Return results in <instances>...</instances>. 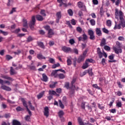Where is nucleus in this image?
<instances>
[{"label": "nucleus", "instance_id": "42", "mask_svg": "<svg viewBox=\"0 0 125 125\" xmlns=\"http://www.w3.org/2000/svg\"><path fill=\"white\" fill-rule=\"evenodd\" d=\"M49 94L51 95H55V94H56V92H55V91L54 90H50L49 91Z\"/></svg>", "mask_w": 125, "mask_h": 125}, {"label": "nucleus", "instance_id": "33", "mask_svg": "<svg viewBox=\"0 0 125 125\" xmlns=\"http://www.w3.org/2000/svg\"><path fill=\"white\" fill-rule=\"evenodd\" d=\"M59 104L61 108H62V109H64V104H63L62 103V102L60 100H59Z\"/></svg>", "mask_w": 125, "mask_h": 125}, {"label": "nucleus", "instance_id": "47", "mask_svg": "<svg viewBox=\"0 0 125 125\" xmlns=\"http://www.w3.org/2000/svg\"><path fill=\"white\" fill-rule=\"evenodd\" d=\"M87 63L90 62V63H93V59H88L85 61Z\"/></svg>", "mask_w": 125, "mask_h": 125}, {"label": "nucleus", "instance_id": "36", "mask_svg": "<svg viewBox=\"0 0 125 125\" xmlns=\"http://www.w3.org/2000/svg\"><path fill=\"white\" fill-rule=\"evenodd\" d=\"M100 14L102 16L104 14V10L103 9V7H101L100 10Z\"/></svg>", "mask_w": 125, "mask_h": 125}, {"label": "nucleus", "instance_id": "62", "mask_svg": "<svg viewBox=\"0 0 125 125\" xmlns=\"http://www.w3.org/2000/svg\"><path fill=\"white\" fill-rule=\"evenodd\" d=\"M71 24H72V25H76V23L75 19L71 20Z\"/></svg>", "mask_w": 125, "mask_h": 125}, {"label": "nucleus", "instance_id": "44", "mask_svg": "<svg viewBox=\"0 0 125 125\" xmlns=\"http://www.w3.org/2000/svg\"><path fill=\"white\" fill-rule=\"evenodd\" d=\"M67 63L68 66H71L72 65V61L70 59L67 60Z\"/></svg>", "mask_w": 125, "mask_h": 125}, {"label": "nucleus", "instance_id": "17", "mask_svg": "<svg viewBox=\"0 0 125 125\" xmlns=\"http://www.w3.org/2000/svg\"><path fill=\"white\" fill-rule=\"evenodd\" d=\"M96 34L98 35L99 36L102 35V33H101V30L100 28H97L96 29Z\"/></svg>", "mask_w": 125, "mask_h": 125}, {"label": "nucleus", "instance_id": "30", "mask_svg": "<svg viewBox=\"0 0 125 125\" xmlns=\"http://www.w3.org/2000/svg\"><path fill=\"white\" fill-rule=\"evenodd\" d=\"M106 26L108 27H111L112 26V21L111 20H108L106 21Z\"/></svg>", "mask_w": 125, "mask_h": 125}, {"label": "nucleus", "instance_id": "1", "mask_svg": "<svg viewBox=\"0 0 125 125\" xmlns=\"http://www.w3.org/2000/svg\"><path fill=\"white\" fill-rule=\"evenodd\" d=\"M119 23L117 25V29L120 30L121 29V26H122V28H125V19H124V13L122 11H120L119 12V10L118 9H115V17L116 19L119 20Z\"/></svg>", "mask_w": 125, "mask_h": 125}, {"label": "nucleus", "instance_id": "46", "mask_svg": "<svg viewBox=\"0 0 125 125\" xmlns=\"http://www.w3.org/2000/svg\"><path fill=\"white\" fill-rule=\"evenodd\" d=\"M12 58H13V57H12L11 56L9 55H7L6 56V59L8 60L9 61L11 59H12Z\"/></svg>", "mask_w": 125, "mask_h": 125}, {"label": "nucleus", "instance_id": "21", "mask_svg": "<svg viewBox=\"0 0 125 125\" xmlns=\"http://www.w3.org/2000/svg\"><path fill=\"white\" fill-rule=\"evenodd\" d=\"M44 95V91H43L42 92L39 93V95H37V98L38 99H41L42 96Z\"/></svg>", "mask_w": 125, "mask_h": 125}, {"label": "nucleus", "instance_id": "26", "mask_svg": "<svg viewBox=\"0 0 125 125\" xmlns=\"http://www.w3.org/2000/svg\"><path fill=\"white\" fill-rule=\"evenodd\" d=\"M69 94L70 96V97H72L74 94H75V90L73 89H71L70 91L69 92Z\"/></svg>", "mask_w": 125, "mask_h": 125}, {"label": "nucleus", "instance_id": "37", "mask_svg": "<svg viewBox=\"0 0 125 125\" xmlns=\"http://www.w3.org/2000/svg\"><path fill=\"white\" fill-rule=\"evenodd\" d=\"M33 38H32V36H29L27 38V40L26 42H32V41H33Z\"/></svg>", "mask_w": 125, "mask_h": 125}, {"label": "nucleus", "instance_id": "29", "mask_svg": "<svg viewBox=\"0 0 125 125\" xmlns=\"http://www.w3.org/2000/svg\"><path fill=\"white\" fill-rule=\"evenodd\" d=\"M23 26L24 28H28V23L26 20H23Z\"/></svg>", "mask_w": 125, "mask_h": 125}, {"label": "nucleus", "instance_id": "10", "mask_svg": "<svg viewBox=\"0 0 125 125\" xmlns=\"http://www.w3.org/2000/svg\"><path fill=\"white\" fill-rule=\"evenodd\" d=\"M0 88H1V89H3V90H6V91H11V88L5 85L1 86Z\"/></svg>", "mask_w": 125, "mask_h": 125}, {"label": "nucleus", "instance_id": "15", "mask_svg": "<svg viewBox=\"0 0 125 125\" xmlns=\"http://www.w3.org/2000/svg\"><path fill=\"white\" fill-rule=\"evenodd\" d=\"M12 125H21V123L17 120H13L12 122Z\"/></svg>", "mask_w": 125, "mask_h": 125}, {"label": "nucleus", "instance_id": "11", "mask_svg": "<svg viewBox=\"0 0 125 125\" xmlns=\"http://www.w3.org/2000/svg\"><path fill=\"white\" fill-rule=\"evenodd\" d=\"M54 35V32H53V30L49 29L48 31V38H52V36Z\"/></svg>", "mask_w": 125, "mask_h": 125}, {"label": "nucleus", "instance_id": "40", "mask_svg": "<svg viewBox=\"0 0 125 125\" xmlns=\"http://www.w3.org/2000/svg\"><path fill=\"white\" fill-rule=\"evenodd\" d=\"M16 111H17V112H20V111H24V109L23 108H21L20 106H18L16 108Z\"/></svg>", "mask_w": 125, "mask_h": 125}, {"label": "nucleus", "instance_id": "12", "mask_svg": "<svg viewBox=\"0 0 125 125\" xmlns=\"http://www.w3.org/2000/svg\"><path fill=\"white\" fill-rule=\"evenodd\" d=\"M84 56L81 55L79 57L78 60H77V62L78 63H81V62H83L84 61Z\"/></svg>", "mask_w": 125, "mask_h": 125}, {"label": "nucleus", "instance_id": "8", "mask_svg": "<svg viewBox=\"0 0 125 125\" xmlns=\"http://www.w3.org/2000/svg\"><path fill=\"white\" fill-rule=\"evenodd\" d=\"M97 53L98 55L99 56V58H102L103 57V53L101 51V49L100 48L98 47L97 48Z\"/></svg>", "mask_w": 125, "mask_h": 125}, {"label": "nucleus", "instance_id": "28", "mask_svg": "<svg viewBox=\"0 0 125 125\" xmlns=\"http://www.w3.org/2000/svg\"><path fill=\"white\" fill-rule=\"evenodd\" d=\"M37 44L41 47V48H44V45H43V43L42 42H37Z\"/></svg>", "mask_w": 125, "mask_h": 125}, {"label": "nucleus", "instance_id": "49", "mask_svg": "<svg viewBox=\"0 0 125 125\" xmlns=\"http://www.w3.org/2000/svg\"><path fill=\"white\" fill-rule=\"evenodd\" d=\"M76 30L77 31V32H78V33H82V32H83V29H82V28L80 27H77L76 28Z\"/></svg>", "mask_w": 125, "mask_h": 125}, {"label": "nucleus", "instance_id": "53", "mask_svg": "<svg viewBox=\"0 0 125 125\" xmlns=\"http://www.w3.org/2000/svg\"><path fill=\"white\" fill-rule=\"evenodd\" d=\"M1 125H10V123H9V122L6 123V122L3 121L2 122Z\"/></svg>", "mask_w": 125, "mask_h": 125}, {"label": "nucleus", "instance_id": "61", "mask_svg": "<svg viewBox=\"0 0 125 125\" xmlns=\"http://www.w3.org/2000/svg\"><path fill=\"white\" fill-rule=\"evenodd\" d=\"M56 92H57V93H61V92H62V89L61 88H58L56 89Z\"/></svg>", "mask_w": 125, "mask_h": 125}, {"label": "nucleus", "instance_id": "35", "mask_svg": "<svg viewBox=\"0 0 125 125\" xmlns=\"http://www.w3.org/2000/svg\"><path fill=\"white\" fill-rule=\"evenodd\" d=\"M60 66V63H57L56 64H54L52 65V69H55V68H57V67H59Z\"/></svg>", "mask_w": 125, "mask_h": 125}, {"label": "nucleus", "instance_id": "3", "mask_svg": "<svg viewBox=\"0 0 125 125\" xmlns=\"http://www.w3.org/2000/svg\"><path fill=\"white\" fill-rule=\"evenodd\" d=\"M36 23V17L35 16L32 17L31 21H30L29 25L31 30H34L35 23Z\"/></svg>", "mask_w": 125, "mask_h": 125}, {"label": "nucleus", "instance_id": "9", "mask_svg": "<svg viewBox=\"0 0 125 125\" xmlns=\"http://www.w3.org/2000/svg\"><path fill=\"white\" fill-rule=\"evenodd\" d=\"M1 78H2V79H4L5 80H8L9 81H11L12 82H13V81H14V80H13V79H12V78L10 77L7 75H4L1 74Z\"/></svg>", "mask_w": 125, "mask_h": 125}, {"label": "nucleus", "instance_id": "7", "mask_svg": "<svg viewBox=\"0 0 125 125\" xmlns=\"http://www.w3.org/2000/svg\"><path fill=\"white\" fill-rule=\"evenodd\" d=\"M44 116H45L46 118L49 116V108L47 106L44 108Z\"/></svg>", "mask_w": 125, "mask_h": 125}, {"label": "nucleus", "instance_id": "64", "mask_svg": "<svg viewBox=\"0 0 125 125\" xmlns=\"http://www.w3.org/2000/svg\"><path fill=\"white\" fill-rule=\"evenodd\" d=\"M49 44L50 46H52L53 45H54V42L49 41Z\"/></svg>", "mask_w": 125, "mask_h": 125}, {"label": "nucleus", "instance_id": "19", "mask_svg": "<svg viewBox=\"0 0 125 125\" xmlns=\"http://www.w3.org/2000/svg\"><path fill=\"white\" fill-rule=\"evenodd\" d=\"M105 44H106V39L103 38L101 41L100 45L101 46L103 47L104 46V45H105Z\"/></svg>", "mask_w": 125, "mask_h": 125}, {"label": "nucleus", "instance_id": "51", "mask_svg": "<svg viewBox=\"0 0 125 125\" xmlns=\"http://www.w3.org/2000/svg\"><path fill=\"white\" fill-rule=\"evenodd\" d=\"M103 31L104 33H105V34H109V30L105 28H103Z\"/></svg>", "mask_w": 125, "mask_h": 125}, {"label": "nucleus", "instance_id": "58", "mask_svg": "<svg viewBox=\"0 0 125 125\" xmlns=\"http://www.w3.org/2000/svg\"><path fill=\"white\" fill-rule=\"evenodd\" d=\"M116 106H117V107H122V102H119L117 103Z\"/></svg>", "mask_w": 125, "mask_h": 125}, {"label": "nucleus", "instance_id": "60", "mask_svg": "<svg viewBox=\"0 0 125 125\" xmlns=\"http://www.w3.org/2000/svg\"><path fill=\"white\" fill-rule=\"evenodd\" d=\"M87 53V50L86 49V50H85V51L83 52V55H81V56H84V57L85 58V56H86Z\"/></svg>", "mask_w": 125, "mask_h": 125}, {"label": "nucleus", "instance_id": "34", "mask_svg": "<svg viewBox=\"0 0 125 125\" xmlns=\"http://www.w3.org/2000/svg\"><path fill=\"white\" fill-rule=\"evenodd\" d=\"M104 49H105V50H106V51H110V50H111V48L109 46L104 45Z\"/></svg>", "mask_w": 125, "mask_h": 125}, {"label": "nucleus", "instance_id": "54", "mask_svg": "<svg viewBox=\"0 0 125 125\" xmlns=\"http://www.w3.org/2000/svg\"><path fill=\"white\" fill-rule=\"evenodd\" d=\"M35 11L36 12H39V10L40 9V5H37L35 8H34Z\"/></svg>", "mask_w": 125, "mask_h": 125}, {"label": "nucleus", "instance_id": "57", "mask_svg": "<svg viewBox=\"0 0 125 125\" xmlns=\"http://www.w3.org/2000/svg\"><path fill=\"white\" fill-rule=\"evenodd\" d=\"M66 24H67V25H68V27H69V28H73V26H72V25H71V22H70V21H66Z\"/></svg>", "mask_w": 125, "mask_h": 125}, {"label": "nucleus", "instance_id": "20", "mask_svg": "<svg viewBox=\"0 0 125 125\" xmlns=\"http://www.w3.org/2000/svg\"><path fill=\"white\" fill-rule=\"evenodd\" d=\"M21 101L22 102V104L24 106V107H25L26 109H27L28 107V104H27V102L24 99H21Z\"/></svg>", "mask_w": 125, "mask_h": 125}, {"label": "nucleus", "instance_id": "27", "mask_svg": "<svg viewBox=\"0 0 125 125\" xmlns=\"http://www.w3.org/2000/svg\"><path fill=\"white\" fill-rule=\"evenodd\" d=\"M10 68V75H11L12 76H13V75H15V74H16V72H15V70H14L13 67H11Z\"/></svg>", "mask_w": 125, "mask_h": 125}, {"label": "nucleus", "instance_id": "22", "mask_svg": "<svg viewBox=\"0 0 125 125\" xmlns=\"http://www.w3.org/2000/svg\"><path fill=\"white\" fill-rule=\"evenodd\" d=\"M88 62H87L86 61L85 62V63H83V66L82 67V69H86V68H88Z\"/></svg>", "mask_w": 125, "mask_h": 125}, {"label": "nucleus", "instance_id": "50", "mask_svg": "<svg viewBox=\"0 0 125 125\" xmlns=\"http://www.w3.org/2000/svg\"><path fill=\"white\" fill-rule=\"evenodd\" d=\"M115 57V55L112 54L110 56H109L108 58L110 60H114V58Z\"/></svg>", "mask_w": 125, "mask_h": 125}, {"label": "nucleus", "instance_id": "45", "mask_svg": "<svg viewBox=\"0 0 125 125\" xmlns=\"http://www.w3.org/2000/svg\"><path fill=\"white\" fill-rule=\"evenodd\" d=\"M49 62H50V63H51L52 64H54V63H55V60H54V59H53V58H50L49 59Z\"/></svg>", "mask_w": 125, "mask_h": 125}, {"label": "nucleus", "instance_id": "5", "mask_svg": "<svg viewBox=\"0 0 125 125\" xmlns=\"http://www.w3.org/2000/svg\"><path fill=\"white\" fill-rule=\"evenodd\" d=\"M87 39V35L85 34H83V37H80L78 38V41L79 42H81L82 41V42H85Z\"/></svg>", "mask_w": 125, "mask_h": 125}, {"label": "nucleus", "instance_id": "2", "mask_svg": "<svg viewBox=\"0 0 125 125\" xmlns=\"http://www.w3.org/2000/svg\"><path fill=\"white\" fill-rule=\"evenodd\" d=\"M116 45L117 46L116 47H113V50L114 51V52L116 53V54L122 53V47H121V43H120L119 42H117Z\"/></svg>", "mask_w": 125, "mask_h": 125}, {"label": "nucleus", "instance_id": "16", "mask_svg": "<svg viewBox=\"0 0 125 125\" xmlns=\"http://www.w3.org/2000/svg\"><path fill=\"white\" fill-rule=\"evenodd\" d=\"M62 50H63L64 52H69V51L71 50V48L67 47L66 46H63L62 47Z\"/></svg>", "mask_w": 125, "mask_h": 125}, {"label": "nucleus", "instance_id": "59", "mask_svg": "<svg viewBox=\"0 0 125 125\" xmlns=\"http://www.w3.org/2000/svg\"><path fill=\"white\" fill-rule=\"evenodd\" d=\"M117 84H118V86L120 88H123V84H122L121 83V82H117Z\"/></svg>", "mask_w": 125, "mask_h": 125}, {"label": "nucleus", "instance_id": "43", "mask_svg": "<svg viewBox=\"0 0 125 125\" xmlns=\"http://www.w3.org/2000/svg\"><path fill=\"white\" fill-rule=\"evenodd\" d=\"M67 12L70 16H73V11L72 9H69L68 10Z\"/></svg>", "mask_w": 125, "mask_h": 125}, {"label": "nucleus", "instance_id": "13", "mask_svg": "<svg viewBox=\"0 0 125 125\" xmlns=\"http://www.w3.org/2000/svg\"><path fill=\"white\" fill-rule=\"evenodd\" d=\"M36 18L37 19V20H38V21H43L44 19L43 17H42V16H41V15H37L36 16Z\"/></svg>", "mask_w": 125, "mask_h": 125}, {"label": "nucleus", "instance_id": "31", "mask_svg": "<svg viewBox=\"0 0 125 125\" xmlns=\"http://www.w3.org/2000/svg\"><path fill=\"white\" fill-rule=\"evenodd\" d=\"M59 117L60 118H62L63 116H64V112H63L62 110L60 111V112L58 113Z\"/></svg>", "mask_w": 125, "mask_h": 125}, {"label": "nucleus", "instance_id": "14", "mask_svg": "<svg viewBox=\"0 0 125 125\" xmlns=\"http://www.w3.org/2000/svg\"><path fill=\"white\" fill-rule=\"evenodd\" d=\"M42 79L43 82H46L47 81H48V78L47 77V76L45 75V74L43 73L42 74Z\"/></svg>", "mask_w": 125, "mask_h": 125}, {"label": "nucleus", "instance_id": "52", "mask_svg": "<svg viewBox=\"0 0 125 125\" xmlns=\"http://www.w3.org/2000/svg\"><path fill=\"white\" fill-rule=\"evenodd\" d=\"M56 83H57V82H55L54 84H50V87L51 88H54V87H55V84H56Z\"/></svg>", "mask_w": 125, "mask_h": 125}, {"label": "nucleus", "instance_id": "24", "mask_svg": "<svg viewBox=\"0 0 125 125\" xmlns=\"http://www.w3.org/2000/svg\"><path fill=\"white\" fill-rule=\"evenodd\" d=\"M58 72V70H53L51 74V76L52 77H53V76H54L55 78H56V76L55 75H56V74H57Z\"/></svg>", "mask_w": 125, "mask_h": 125}, {"label": "nucleus", "instance_id": "55", "mask_svg": "<svg viewBox=\"0 0 125 125\" xmlns=\"http://www.w3.org/2000/svg\"><path fill=\"white\" fill-rule=\"evenodd\" d=\"M4 117L6 118V119H8V118H10V117H11L10 113L5 114Z\"/></svg>", "mask_w": 125, "mask_h": 125}, {"label": "nucleus", "instance_id": "63", "mask_svg": "<svg viewBox=\"0 0 125 125\" xmlns=\"http://www.w3.org/2000/svg\"><path fill=\"white\" fill-rule=\"evenodd\" d=\"M75 42V40L74 39H70L69 40V43H70V44H74Z\"/></svg>", "mask_w": 125, "mask_h": 125}, {"label": "nucleus", "instance_id": "6", "mask_svg": "<svg viewBox=\"0 0 125 125\" xmlns=\"http://www.w3.org/2000/svg\"><path fill=\"white\" fill-rule=\"evenodd\" d=\"M56 17H57V19L56 21V23H59V21L60 19H61V17H62V14H61V11L58 12L56 13Z\"/></svg>", "mask_w": 125, "mask_h": 125}, {"label": "nucleus", "instance_id": "32", "mask_svg": "<svg viewBox=\"0 0 125 125\" xmlns=\"http://www.w3.org/2000/svg\"><path fill=\"white\" fill-rule=\"evenodd\" d=\"M40 14H41L42 16H46V14H45V10L43 9L41 10Z\"/></svg>", "mask_w": 125, "mask_h": 125}, {"label": "nucleus", "instance_id": "56", "mask_svg": "<svg viewBox=\"0 0 125 125\" xmlns=\"http://www.w3.org/2000/svg\"><path fill=\"white\" fill-rule=\"evenodd\" d=\"M118 41H125V38L123 36H120L118 38Z\"/></svg>", "mask_w": 125, "mask_h": 125}, {"label": "nucleus", "instance_id": "38", "mask_svg": "<svg viewBox=\"0 0 125 125\" xmlns=\"http://www.w3.org/2000/svg\"><path fill=\"white\" fill-rule=\"evenodd\" d=\"M58 77L59 79H65V75H64V74H58Z\"/></svg>", "mask_w": 125, "mask_h": 125}, {"label": "nucleus", "instance_id": "39", "mask_svg": "<svg viewBox=\"0 0 125 125\" xmlns=\"http://www.w3.org/2000/svg\"><path fill=\"white\" fill-rule=\"evenodd\" d=\"M31 116L30 115H27L25 117V120L26 122H30V120H31Z\"/></svg>", "mask_w": 125, "mask_h": 125}, {"label": "nucleus", "instance_id": "48", "mask_svg": "<svg viewBox=\"0 0 125 125\" xmlns=\"http://www.w3.org/2000/svg\"><path fill=\"white\" fill-rule=\"evenodd\" d=\"M0 34H3V35L4 36H7V35L8 34L7 33V32L3 31H2L1 30H0Z\"/></svg>", "mask_w": 125, "mask_h": 125}, {"label": "nucleus", "instance_id": "41", "mask_svg": "<svg viewBox=\"0 0 125 125\" xmlns=\"http://www.w3.org/2000/svg\"><path fill=\"white\" fill-rule=\"evenodd\" d=\"M90 23L92 26H94L95 25V20L93 19L90 20Z\"/></svg>", "mask_w": 125, "mask_h": 125}, {"label": "nucleus", "instance_id": "23", "mask_svg": "<svg viewBox=\"0 0 125 125\" xmlns=\"http://www.w3.org/2000/svg\"><path fill=\"white\" fill-rule=\"evenodd\" d=\"M78 121L79 125H84V123H83V120H82V118H81V117L78 118Z\"/></svg>", "mask_w": 125, "mask_h": 125}, {"label": "nucleus", "instance_id": "4", "mask_svg": "<svg viewBox=\"0 0 125 125\" xmlns=\"http://www.w3.org/2000/svg\"><path fill=\"white\" fill-rule=\"evenodd\" d=\"M88 35L90 36L89 39L91 41L95 40V36H94V32L92 30H89L88 31Z\"/></svg>", "mask_w": 125, "mask_h": 125}, {"label": "nucleus", "instance_id": "18", "mask_svg": "<svg viewBox=\"0 0 125 125\" xmlns=\"http://www.w3.org/2000/svg\"><path fill=\"white\" fill-rule=\"evenodd\" d=\"M78 6L79 7V8H83L84 9H85V6H84L83 4V2H78Z\"/></svg>", "mask_w": 125, "mask_h": 125}, {"label": "nucleus", "instance_id": "25", "mask_svg": "<svg viewBox=\"0 0 125 125\" xmlns=\"http://www.w3.org/2000/svg\"><path fill=\"white\" fill-rule=\"evenodd\" d=\"M37 58H38V59H40V60H42V59H45V57H43V56H42V54H38Z\"/></svg>", "mask_w": 125, "mask_h": 125}]
</instances>
